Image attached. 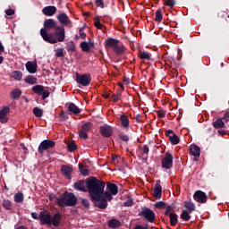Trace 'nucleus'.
I'll list each match as a JSON object with an SVG mask.
<instances>
[{
  "instance_id": "nucleus-1",
  "label": "nucleus",
  "mask_w": 229,
  "mask_h": 229,
  "mask_svg": "<svg viewBox=\"0 0 229 229\" xmlns=\"http://www.w3.org/2000/svg\"><path fill=\"white\" fill-rule=\"evenodd\" d=\"M86 185L92 199H100L101 196H103V192H105V182L92 177L87 180Z\"/></svg>"
},
{
  "instance_id": "nucleus-2",
  "label": "nucleus",
  "mask_w": 229,
  "mask_h": 229,
  "mask_svg": "<svg viewBox=\"0 0 229 229\" xmlns=\"http://www.w3.org/2000/svg\"><path fill=\"white\" fill-rule=\"evenodd\" d=\"M40 35L48 44H56L57 42H64L65 40V29L64 27H55V31L54 33H47L46 29L40 30Z\"/></svg>"
},
{
  "instance_id": "nucleus-3",
  "label": "nucleus",
  "mask_w": 229,
  "mask_h": 229,
  "mask_svg": "<svg viewBox=\"0 0 229 229\" xmlns=\"http://www.w3.org/2000/svg\"><path fill=\"white\" fill-rule=\"evenodd\" d=\"M38 219L40 221V225H47V226H60V223H62V214L59 212L55 213L54 216H51L49 211H41L39 213Z\"/></svg>"
},
{
  "instance_id": "nucleus-4",
  "label": "nucleus",
  "mask_w": 229,
  "mask_h": 229,
  "mask_svg": "<svg viewBox=\"0 0 229 229\" xmlns=\"http://www.w3.org/2000/svg\"><path fill=\"white\" fill-rule=\"evenodd\" d=\"M78 203V199L74 193H64L60 198L56 199V204L59 207H74Z\"/></svg>"
},
{
  "instance_id": "nucleus-5",
  "label": "nucleus",
  "mask_w": 229,
  "mask_h": 229,
  "mask_svg": "<svg viewBox=\"0 0 229 229\" xmlns=\"http://www.w3.org/2000/svg\"><path fill=\"white\" fill-rule=\"evenodd\" d=\"M106 47L113 49L116 55H123L125 51L124 45H123L119 40L112 38L106 39Z\"/></svg>"
},
{
  "instance_id": "nucleus-6",
  "label": "nucleus",
  "mask_w": 229,
  "mask_h": 229,
  "mask_svg": "<svg viewBox=\"0 0 229 229\" xmlns=\"http://www.w3.org/2000/svg\"><path fill=\"white\" fill-rule=\"evenodd\" d=\"M56 146V143L51 140H44L38 146V151L39 155H44V151L51 149Z\"/></svg>"
},
{
  "instance_id": "nucleus-7",
  "label": "nucleus",
  "mask_w": 229,
  "mask_h": 229,
  "mask_svg": "<svg viewBox=\"0 0 229 229\" xmlns=\"http://www.w3.org/2000/svg\"><path fill=\"white\" fill-rule=\"evenodd\" d=\"M76 82L79 85H82V87H89L90 85V81L92 79L90 78V74H80L76 73Z\"/></svg>"
},
{
  "instance_id": "nucleus-8",
  "label": "nucleus",
  "mask_w": 229,
  "mask_h": 229,
  "mask_svg": "<svg viewBox=\"0 0 229 229\" xmlns=\"http://www.w3.org/2000/svg\"><path fill=\"white\" fill-rule=\"evenodd\" d=\"M173 156L167 152L161 160L163 169H171L173 167Z\"/></svg>"
},
{
  "instance_id": "nucleus-9",
  "label": "nucleus",
  "mask_w": 229,
  "mask_h": 229,
  "mask_svg": "<svg viewBox=\"0 0 229 229\" xmlns=\"http://www.w3.org/2000/svg\"><path fill=\"white\" fill-rule=\"evenodd\" d=\"M140 216L144 217L148 223H154L155 222V217H157V215H155V212L149 208H144L140 212Z\"/></svg>"
},
{
  "instance_id": "nucleus-10",
  "label": "nucleus",
  "mask_w": 229,
  "mask_h": 229,
  "mask_svg": "<svg viewBox=\"0 0 229 229\" xmlns=\"http://www.w3.org/2000/svg\"><path fill=\"white\" fill-rule=\"evenodd\" d=\"M25 67L30 72V74H35L37 72V69H38V64H37V61H28L25 64Z\"/></svg>"
},
{
  "instance_id": "nucleus-11",
  "label": "nucleus",
  "mask_w": 229,
  "mask_h": 229,
  "mask_svg": "<svg viewBox=\"0 0 229 229\" xmlns=\"http://www.w3.org/2000/svg\"><path fill=\"white\" fill-rule=\"evenodd\" d=\"M193 198L198 203H207V194L201 191H197L194 193Z\"/></svg>"
},
{
  "instance_id": "nucleus-12",
  "label": "nucleus",
  "mask_w": 229,
  "mask_h": 229,
  "mask_svg": "<svg viewBox=\"0 0 229 229\" xmlns=\"http://www.w3.org/2000/svg\"><path fill=\"white\" fill-rule=\"evenodd\" d=\"M153 196L156 198V199H160L162 198V185L160 184V180L156 182Z\"/></svg>"
},
{
  "instance_id": "nucleus-13",
  "label": "nucleus",
  "mask_w": 229,
  "mask_h": 229,
  "mask_svg": "<svg viewBox=\"0 0 229 229\" xmlns=\"http://www.w3.org/2000/svg\"><path fill=\"white\" fill-rule=\"evenodd\" d=\"M72 166L71 165H63L61 166V173L64 176H65L68 180H71L72 178Z\"/></svg>"
},
{
  "instance_id": "nucleus-14",
  "label": "nucleus",
  "mask_w": 229,
  "mask_h": 229,
  "mask_svg": "<svg viewBox=\"0 0 229 229\" xmlns=\"http://www.w3.org/2000/svg\"><path fill=\"white\" fill-rule=\"evenodd\" d=\"M44 15L47 17H53L56 13V7L54 5H48L43 8L42 10Z\"/></svg>"
},
{
  "instance_id": "nucleus-15",
  "label": "nucleus",
  "mask_w": 229,
  "mask_h": 229,
  "mask_svg": "<svg viewBox=\"0 0 229 229\" xmlns=\"http://www.w3.org/2000/svg\"><path fill=\"white\" fill-rule=\"evenodd\" d=\"M100 133L102 137H105L106 139H108L112 136V127L108 125H104L100 127Z\"/></svg>"
},
{
  "instance_id": "nucleus-16",
  "label": "nucleus",
  "mask_w": 229,
  "mask_h": 229,
  "mask_svg": "<svg viewBox=\"0 0 229 229\" xmlns=\"http://www.w3.org/2000/svg\"><path fill=\"white\" fill-rule=\"evenodd\" d=\"M8 114H10V107L5 106L0 111V122L6 123L8 121Z\"/></svg>"
},
{
  "instance_id": "nucleus-17",
  "label": "nucleus",
  "mask_w": 229,
  "mask_h": 229,
  "mask_svg": "<svg viewBox=\"0 0 229 229\" xmlns=\"http://www.w3.org/2000/svg\"><path fill=\"white\" fill-rule=\"evenodd\" d=\"M120 124L122 128H124V130H128V128H130V118H128L126 114H122L120 116Z\"/></svg>"
},
{
  "instance_id": "nucleus-18",
  "label": "nucleus",
  "mask_w": 229,
  "mask_h": 229,
  "mask_svg": "<svg viewBox=\"0 0 229 229\" xmlns=\"http://www.w3.org/2000/svg\"><path fill=\"white\" fill-rule=\"evenodd\" d=\"M57 19L61 24L67 26V24H71V20H69V16L65 13H60L57 16Z\"/></svg>"
},
{
  "instance_id": "nucleus-19",
  "label": "nucleus",
  "mask_w": 229,
  "mask_h": 229,
  "mask_svg": "<svg viewBox=\"0 0 229 229\" xmlns=\"http://www.w3.org/2000/svg\"><path fill=\"white\" fill-rule=\"evenodd\" d=\"M107 190L113 196H117L119 192V187L116 186L115 183L108 182L106 184Z\"/></svg>"
},
{
  "instance_id": "nucleus-20",
  "label": "nucleus",
  "mask_w": 229,
  "mask_h": 229,
  "mask_svg": "<svg viewBox=\"0 0 229 229\" xmlns=\"http://www.w3.org/2000/svg\"><path fill=\"white\" fill-rule=\"evenodd\" d=\"M190 153L192 157H199L201 155V148L198 145H191Z\"/></svg>"
},
{
  "instance_id": "nucleus-21",
  "label": "nucleus",
  "mask_w": 229,
  "mask_h": 229,
  "mask_svg": "<svg viewBox=\"0 0 229 229\" xmlns=\"http://www.w3.org/2000/svg\"><path fill=\"white\" fill-rule=\"evenodd\" d=\"M73 188L75 191H81V192H86L87 190L85 188V182L84 181H78L73 184Z\"/></svg>"
},
{
  "instance_id": "nucleus-22",
  "label": "nucleus",
  "mask_w": 229,
  "mask_h": 229,
  "mask_svg": "<svg viewBox=\"0 0 229 229\" xmlns=\"http://www.w3.org/2000/svg\"><path fill=\"white\" fill-rule=\"evenodd\" d=\"M95 201H98V208H101L102 210H105V208H106V207H108V201H106V199H105V197H103V195H100V199H98V200H95Z\"/></svg>"
},
{
  "instance_id": "nucleus-23",
  "label": "nucleus",
  "mask_w": 229,
  "mask_h": 229,
  "mask_svg": "<svg viewBox=\"0 0 229 229\" xmlns=\"http://www.w3.org/2000/svg\"><path fill=\"white\" fill-rule=\"evenodd\" d=\"M56 26V22H55V20L48 19L44 21V30H53Z\"/></svg>"
},
{
  "instance_id": "nucleus-24",
  "label": "nucleus",
  "mask_w": 229,
  "mask_h": 229,
  "mask_svg": "<svg viewBox=\"0 0 229 229\" xmlns=\"http://www.w3.org/2000/svg\"><path fill=\"white\" fill-rule=\"evenodd\" d=\"M108 226L109 228H119L121 226V221L113 218L108 221Z\"/></svg>"
},
{
  "instance_id": "nucleus-25",
  "label": "nucleus",
  "mask_w": 229,
  "mask_h": 229,
  "mask_svg": "<svg viewBox=\"0 0 229 229\" xmlns=\"http://www.w3.org/2000/svg\"><path fill=\"white\" fill-rule=\"evenodd\" d=\"M69 112H72V114H78L81 110L78 108V106H76L74 103H70L68 106Z\"/></svg>"
},
{
  "instance_id": "nucleus-26",
  "label": "nucleus",
  "mask_w": 229,
  "mask_h": 229,
  "mask_svg": "<svg viewBox=\"0 0 229 229\" xmlns=\"http://www.w3.org/2000/svg\"><path fill=\"white\" fill-rule=\"evenodd\" d=\"M94 47V44L89 43L87 41H83L81 43V47L82 51H85L86 53L90 51V47Z\"/></svg>"
},
{
  "instance_id": "nucleus-27",
  "label": "nucleus",
  "mask_w": 229,
  "mask_h": 229,
  "mask_svg": "<svg viewBox=\"0 0 229 229\" xmlns=\"http://www.w3.org/2000/svg\"><path fill=\"white\" fill-rule=\"evenodd\" d=\"M184 208L187 209L186 211L188 212H194L196 206H194V203L189 202V201H184L183 202Z\"/></svg>"
},
{
  "instance_id": "nucleus-28",
  "label": "nucleus",
  "mask_w": 229,
  "mask_h": 229,
  "mask_svg": "<svg viewBox=\"0 0 229 229\" xmlns=\"http://www.w3.org/2000/svg\"><path fill=\"white\" fill-rule=\"evenodd\" d=\"M169 217L171 226H176V225L178 224V215H176V213H171Z\"/></svg>"
},
{
  "instance_id": "nucleus-29",
  "label": "nucleus",
  "mask_w": 229,
  "mask_h": 229,
  "mask_svg": "<svg viewBox=\"0 0 229 229\" xmlns=\"http://www.w3.org/2000/svg\"><path fill=\"white\" fill-rule=\"evenodd\" d=\"M12 78L16 80V81H21L22 80V72L21 71H14L11 74Z\"/></svg>"
},
{
  "instance_id": "nucleus-30",
  "label": "nucleus",
  "mask_w": 229,
  "mask_h": 229,
  "mask_svg": "<svg viewBox=\"0 0 229 229\" xmlns=\"http://www.w3.org/2000/svg\"><path fill=\"white\" fill-rule=\"evenodd\" d=\"M21 95H22V91H21V89H16L11 91L12 99H19V98H21Z\"/></svg>"
},
{
  "instance_id": "nucleus-31",
  "label": "nucleus",
  "mask_w": 229,
  "mask_h": 229,
  "mask_svg": "<svg viewBox=\"0 0 229 229\" xmlns=\"http://www.w3.org/2000/svg\"><path fill=\"white\" fill-rule=\"evenodd\" d=\"M213 126L216 130H219V128H225V122H223V119L219 118L213 122Z\"/></svg>"
},
{
  "instance_id": "nucleus-32",
  "label": "nucleus",
  "mask_w": 229,
  "mask_h": 229,
  "mask_svg": "<svg viewBox=\"0 0 229 229\" xmlns=\"http://www.w3.org/2000/svg\"><path fill=\"white\" fill-rule=\"evenodd\" d=\"M32 91L34 92V94H38V96H41L42 92L44 91V86L36 85L32 88Z\"/></svg>"
},
{
  "instance_id": "nucleus-33",
  "label": "nucleus",
  "mask_w": 229,
  "mask_h": 229,
  "mask_svg": "<svg viewBox=\"0 0 229 229\" xmlns=\"http://www.w3.org/2000/svg\"><path fill=\"white\" fill-rule=\"evenodd\" d=\"M15 203H22L24 201V194L22 192H18L14 195Z\"/></svg>"
},
{
  "instance_id": "nucleus-34",
  "label": "nucleus",
  "mask_w": 229,
  "mask_h": 229,
  "mask_svg": "<svg viewBox=\"0 0 229 229\" xmlns=\"http://www.w3.org/2000/svg\"><path fill=\"white\" fill-rule=\"evenodd\" d=\"M191 214L192 213L185 209L182 210V213L181 215V219H182V221H189L191 219Z\"/></svg>"
},
{
  "instance_id": "nucleus-35",
  "label": "nucleus",
  "mask_w": 229,
  "mask_h": 229,
  "mask_svg": "<svg viewBox=\"0 0 229 229\" xmlns=\"http://www.w3.org/2000/svg\"><path fill=\"white\" fill-rule=\"evenodd\" d=\"M25 83H29V85H35V83H37V79L35 76L29 75L25 79Z\"/></svg>"
},
{
  "instance_id": "nucleus-36",
  "label": "nucleus",
  "mask_w": 229,
  "mask_h": 229,
  "mask_svg": "<svg viewBox=\"0 0 229 229\" xmlns=\"http://www.w3.org/2000/svg\"><path fill=\"white\" fill-rule=\"evenodd\" d=\"M170 142L171 144H173V146H176V144H179L180 142V138H178V136L176 134H173L172 136H170Z\"/></svg>"
},
{
  "instance_id": "nucleus-37",
  "label": "nucleus",
  "mask_w": 229,
  "mask_h": 229,
  "mask_svg": "<svg viewBox=\"0 0 229 229\" xmlns=\"http://www.w3.org/2000/svg\"><path fill=\"white\" fill-rule=\"evenodd\" d=\"M91 128H92V123L87 122L86 123L82 124L81 131L88 132V131H90Z\"/></svg>"
},
{
  "instance_id": "nucleus-38",
  "label": "nucleus",
  "mask_w": 229,
  "mask_h": 229,
  "mask_svg": "<svg viewBox=\"0 0 229 229\" xmlns=\"http://www.w3.org/2000/svg\"><path fill=\"white\" fill-rule=\"evenodd\" d=\"M94 26L97 28V30H103V27L105 25H103V23H101V21H99V17H96L94 18Z\"/></svg>"
},
{
  "instance_id": "nucleus-39",
  "label": "nucleus",
  "mask_w": 229,
  "mask_h": 229,
  "mask_svg": "<svg viewBox=\"0 0 229 229\" xmlns=\"http://www.w3.org/2000/svg\"><path fill=\"white\" fill-rule=\"evenodd\" d=\"M162 19H163L162 9H158L156 12V21H157V22H162Z\"/></svg>"
},
{
  "instance_id": "nucleus-40",
  "label": "nucleus",
  "mask_w": 229,
  "mask_h": 229,
  "mask_svg": "<svg viewBox=\"0 0 229 229\" xmlns=\"http://www.w3.org/2000/svg\"><path fill=\"white\" fill-rule=\"evenodd\" d=\"M67 148H68V151H70L71 153H72V151H76V149H78V148L76 147V143H74V142L68 143Z\"/></svg>"
},
{
  "instance_id": "nucleus-41",
  "label": "nucleus",
  "mask_w": 229,
  "mask_h": 229,
  "mask_svg": "<svg viewBox=\"0 0 229 229\" xmlns=\"http://www.w3.org/2000/svg\"><path fill=\"white\" fill-rule=\"evenodd\" d=\"M104 196L102 198H104V199H107V201H112V199H114V196L112 193H110V191H106L103 192Z\"/></svg>"
},
{
  "instance_id": "nucleus-42",
  "label": "nucleus",
  "mask_w": 229,
  "mask_h": 229,
  "mask_svg": "<svg viewBox=\"0 0 229 229\" xmlns=\"http://www.w3.org/2000/svg\"><path fill=\"white\" fill-rule=\"evenodd\" d=\"M140 58H141V60H151V55H149L147 52H140Z\"/></svg>"
},
{
  "instance_id": "nucleus-43",
  "label": "nucleus",
  "mask_w": 229,
  "mask_h": 229,
  "mask_svg": "<svg viewBox=\"0 0 229 229\" xmlns=\"http://www.w3.org/2000/svg\"><path fill=\"white\" fill-rule=\"evenodd\" d=\"M3 207L5 210H12V201L10 200H4Z\"/></svg>"
},
{
  "instance_id": "nucleus-44",
  "label": "nucleus",
  "mask_w": 229,
  "mask_h": 229,
  "mask_svg": "<svg viewBox=\"0 0 229 229\" xmlns=\"http://www.w3.org/2000/svg\"><path fill=\"white\" fill-rule=\"evenodd\" d=\"M55 56L57 58H64V48H57L55 50Z\"/></svg>"
},
{
  "instance_id": "nucleus-45",
  "label": "nucleus",
  "mask_w": 229,
  "mask_h": 229,
  "mask_svg": "<svg viewBox=\"0 0 229 229\" xmlns=\"http://www.w3.org/2000/svg\"><path fill=\"white\" fill-rule=\"evenodd\" d=\"M33 114L36 117H42V111L38 107H34L33 108Z\"/></svg>"
},
{
  "instance_id": "nucleus-46",
  "label": "nucleus",
  "mask_w": 229,
  "mask_h": 229,
  "mask_svg": "<svg viewBox=\"0 0 229 229\" xmlns=\"http://www.w3.org/2000/svg\"><path fill=\"white\" fill-rule=\"evenodd\" d=\"M79 137H80V139H83L85 140L89 139V134H87V131H80Z\"/></svg>"
},
{
  "instance_id": "nucleus-47",
  "label": "nucleus",
  "mask_w": 229,
  "mask_h": 229,
  "mask_svg": "<svg viewBox=\"0 0 229 229\" xmlns=\"http://www.w3.org/2000/svg\"><path fill=\"white\" fill-rule=\"evenodd\" d=\"M111 99L113 103H117L121 99V94H113Z\"/></svg>"
},
{
  "instance_id": "nucleus-48",
  "label": "nucleus",
  "mask_w": 229,
  "mask_h": 229,
  "mask_svg": "<svg viewBox=\"0 0 229 229\" xmlns=\"http://www.w3.org/2000/svg\"><path fill=\"white\" fill-rule=\"evenodd\" d=\"M165 4L169 6V8H173V6L175 4V2L174 0H165Z\"/></svg>"
},
{
  "instance_id": "nucleus-49",
  "label": "nucleus",
  "mask_w": 229,
  "mask_h": 229,
  "mask_svg": "<svg viewBox=\"0 0 229 229\" xmlns=\"http://www.w3.org/2000/svg\"><path fill=\"white\" fill-rule=\"evenodd\" d=\"M95 3L98 8H105V3L103 0H95Z\"/></svg>"
},
{
  "instance_id": "nucleus-50",
  "label": "nucleus",
  "mask_w": 229,
  "mask_h": 229,
  "mask_svg": "<svg viewBox=\"0 0 229 229\" xmlns=\"http://www.w3.org/2000/svg\"><path fill=\"white\" fill-rule=\"evenodd\" d=\"M49 90H47V89H43V92H42V94H41V96H42V99H47V98H49Z\"/></svg>"
},
{
  "instance_id": "nucleus-51",
  "label": "nucleus",
  "mask_w": 229,
  "mask_h": 229,
  "mask_svg": "<svg viewBox=\"0 0 229 229\" xmlns=\"http://www.w3.org/2000/svg\"><path fill=\"white\" fill-rule=\"evenodd\" d=\"M14 14H15V10H13V9L5 10V15H7L8 17L14 15Z\"/></svg>"
},
{
  "instance_id": "nucleus-52",
  "label": "nucleus",
  "mask_w": 229,
  "mask_h": 229,
  "mask_svg": "<svg viewBox=\"0 0 229 229\" xmlns=\"http://www.w3.org/2000/svg\"><path fill=\"white\" fill-rule=\"evenodd\" d=\"M155 207L156 208H164V207H165V203H164L163 201H159L155 204Z\"/></svg>"
},
{
  "instance_id": "nucleus-53",
  "label": "nucleus",
  "mask_w": 229,
  "mask_h": 229,
  "mask_svg": "<svg viewBox=\"0 0 229 229\" xmlns=\"http://www.w3.org/2000/svg\"><path fill=\"white\" fill-rule=\"evenodd\" d=\"M120 139L121 140H123V142H128V140H130V137H128L126 134H121Z\"/></svg>"
},
{
  "instance_id": "nucleus-54",
  "label": "nucleus",
  "mask_w": 229,
  "mask_h": 229,
  "mask_svg": "<svg viewBox=\"0 0 229 229\" xmlns=\"http://www.w3.org/2000/svg\"><path fill=\"white\" fill-rule=\"evenodd\" d=\"M81 203H82V205H83L84 207H86V208L90 207V202H89V199H81Z\"/></svg>"
},
{
  "instance_id": "nucleus-55",
  "label": "nucleus",
  "mask_w": 229,
  "mask_h": 229,
  "mask_svg": "<svg viewBox=\"0 0 229 229\" xmlns=\"http://www.w3.org/2000/svg\"><path fill=\"white\" fill-rule=\"evenodd\" d=\"M173 211V207L168 206L165 209V216H171V212Z\"/></svg>"
},
{
  "instance_id": "nucleus-56",
  "label": "nucleus",
  "mask_w": 229,
  "mask_h": 229,
  "mask_svg": "<svg viewBox=\"0 0 229 229\" xmlns=\"http://www.w3.org/2000/svg\"><path fill=\"white\" fill-rule=\"evenodd\" d=\"M142 153H144L145 155H148L149 153V147H148V145L143 146Z\"/></svg>"
},
{
  "instance_id": "nucleus-57",
  "label": "nucleus",
  "mask_w": 229,
  "mask_h": 229,
  "mask_svg": "<svg viewBox=\"0 0 229 229\" xmlns=\"http://www.w3.org/2000/svg\"><path fill=\"white\" fill-rule=\"evenodd\" d=\"M131 205H133V200L131 199H128L123 204V206H125V207H131Z\"/></svg>"
},
{
  "instance_id": "nucleus-58",
  "label": "nucleus",
  "mask_w": 229,
  "mask_h": 229,
  "mask_svg": "<svg viewBox=\"0 0 229 229\" xmlns=\"http://www.w3.org/2000/svg\"><path fill=\"white\" fill-rule=\"evenodd\" d=\"M79 33H80V36L81 38H87V34H85V32H83V28L80 29Z\"/></svg>"
},
{
  "instance_id": "nucleus-59",
  "label": "nucleus",
  "mask_w": 229,
  "mask_h": 229,
  "mask_svg": "<svg viewBox=\"0 0 229 229\" xmlns=\"http://www.w3.org/2000/svg\"><path fill=\"white\" fill-rule=\"evenodd\" d=\"M165 135H166V137H169V139H171V137H173V135H174V132H173V131H171V130H167L165 131Z\"/></svg>"
},
{
  "instance_id": "nucleus-60",
  "label": "nucleus",
  "mask_w": 229,
  "mask_h": 229,
  "mask_svg": "<svg viewBox=\"0 0 229 229\" xmlns=\"http://www.w3.org/2000/svg\"><path fill=\"white\" fill-rule=\"evenodd\" d=\"M133 229H148V225H137L134 226Z\"/></svg>"
},
{
  "instance_id": "nucleus-61",
  "label": "nucleus",
  "mask_w": 229,
  "mask_h": 229,
  "mask_svg": "<svg viewBox=\"0 0 229 229\" xmlns=\"http://www.w3.org/2000/svg\"><path fill=\"white\" fill-rule=\"evenodd\" d=\"M67 50L68 51H76V47L74 45H72L67 47Z\"/></svg>"
},
{
  "instance_id": "nucleus-62",
  "label": "nucleus",
  "mask_w": 229,
  "mask_h": 229,
  "mask_svg": "<svg viewBox=\"0 0 229 229\" xmlns=\"http://www.w3.org/2000/svg\"><path fill=\"white\" fill-rule=\"evenodd\" d=\"M224 120H225L226 123H228V121H229V113H228V112L225 114V115H224Z\"/></svg>"
},
{
  "instance_id": "nucleus-63",
  "label": "nucleus",
  "mask_w": 229,
  "mask_h": 229,
  "mask_svg": "<svg viewBox=\"0 0 229 229\" xmlns=\"http://www.w3.org/2000/svg\"><path fill=\"white\" fill-rule=\"evenodd\" d=\"M31 217H32L33 219H38V214L33 212V213H31Z\"/></svg>"
},
{
  "instance_id": "nucleus-64",
  "label": "nucleus",
  "mask_w": 229,
  "mask_h": 229,
  "mask_svg": "<svg viewBox=\"0 0 229 229\" xmlns=\"http://www.w3.org/2000/svg\"><path fill=\"white\" fill-rule=\"evenodd\" d=\"M4 52V47L3 46V43L0 41V53Z\"/></svg>"
}]
</instances>
